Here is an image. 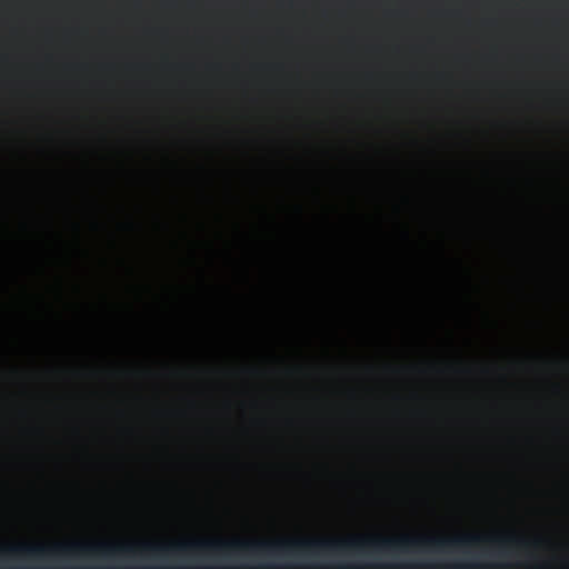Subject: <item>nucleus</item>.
I'll return each mask as SVG.
<instances>
[{
  "label": "nucleus",
  "mask_w": 569,
  "mask_h": 569,
  "mask_svg": "<svg viewBox=\"0 0 569 569\" xmlns=\"http://www.w3.org/2000/svg\"><path fill=\"white\" fill-rule=\"evenodd\" d=\"M137 548L143 552L164 555L169 552H239V539L233 540H182L177 542H68L52 547L43 545H18L0 548V552L43 557L49 553L106 555L133 553Z\"/></svg>",
  "instance_id": "1"
},
{
  "label": "nucleus",
  "mask_w": 569,
  "mask_h": 569,
  "mask_svg": "<svg viewBox=\"0 0 569 569\" xmlns=\"http://www.w3.org/2000/svg\"><path fill=\"white\" fill-rule=\"evenodd\" d=\"M495 541H497L498 543H500L502 546L508 545V543H515L517 546H528V543H529L527 540L518 539L516 537L501 538V539H498Z\"/></svg>",
  "instance_id": "2"
},
{
  "label": "nucleus",
  "mask_w": 569,
  "mask_h": 569,
  "mask_svg": "<svg viewBox=\"0 0 569 569\" xmlns=\"http://www.w3.org/2000/svg\"><path fill=\"white\" fill-rule=\"evenodd\" d=\"M348 567L347 566H338V567H335V569H347Z\"/></svg>",
  "instance_id": "6"
},
{
  "label": "nucleus",
  "mask_w": 569,
  "mask_h": 569,
  "mask_svg": "<svg viewBox=\"0 0 569 569\" xmlns=\"http://www.w3.org/2000/svg\"><path fill=\"white\" fill-rule=\"evenodd\" d=\"M457 568H470L469 565H457Z\"/></svg>",
  "instance_id": "5"
},
{
  "label": "nucleus",
  "mask_w": 569,
  "mask_h": 569,
  "mask_svg": "<svg viewBox=\"0 0 569 569\" xmlns=\"http://www.w3.org/2000/svg\"><path fill=\"white\" fill-rule=\"evenodd\" d=\"M418 568L435 569V567H432L431 565H419Z\"/></svg>",
  "instance_id": "3"
},
{
  "label": "nucleus",
  "mask_w": 569,
  "mask_h": 569,
  "mask_svg": "<svg viewBox=\"0 0 569 569\" xmlns=\"http://www.w3.org/2000/svg\"><path fill=\"white\" fill-rule=\"evenodd\" d=\"M378 568H380V569H392L395 567L393 566H389V565H381V566H378Z\"/></svg>",
  "instance_id": "4"
}]
</instances>
